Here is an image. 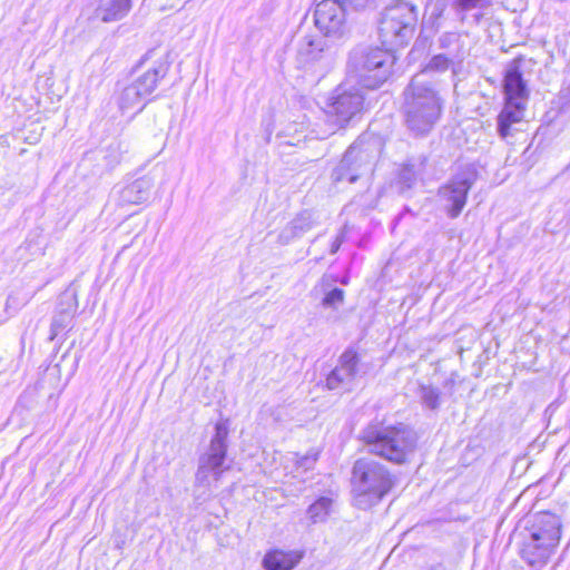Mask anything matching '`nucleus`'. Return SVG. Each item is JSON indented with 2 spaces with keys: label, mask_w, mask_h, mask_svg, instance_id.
Returning <instances> with one entry per match:
<instances>
[{
  "label": "nucleus",
  "mask_w": 570,
  "mask_h": 570,
  "mask_svg": "<svg viewBox=\"0 0 570 570\" xmlns=\"http://www.w3.org/2000/svg\"><path fill=\"white\" fill-rule=\"evenodd\" d=\"M562 538V523L554 512L542 510L523 518L510 537L530 566L546 564L556 553Z\"/></svg>",
  "instance_id": "nucleus-1"
},
{
  "label": "nucleus",
  "mask_w": 570,
  "mask_h": 570,
  "mask_svg": "<svg viewBox=\"0 0 570 570\" xmlns=\"http://www.w3.org/2000/svg\"><path fill=\"white\" fill-rule=\"evenodd\" d=\"M361 440L368 453L395 464L406 463L417 443L416 433L402 423L396 425L370 423L362 430Z\"/></svg>",
  "instance_id": "nucleus-2"
},
{
  "label": "nucleus",
  "mask_w": 570,
  "mask_h": 570,
  "mask_svg": "<svg viewBox=\"0 0 570 570\" xmlns=\"http://www.w3.org/2000/svg\"><path fill=\"white\" fill-rule=\"evenodd\" d=\"M404 116L407 129L415 136L429 134L442 112L438 92L420 76H414L405 90Z\"/></svg>",
  "instance_id": "nucleus-3"
},
{
  "label": "nucleus",
  "mask_w": 570,
  "mask_h": 570,
  "mask_svg": "<svg viewBox=\"0 0 570 570\" xmlns=\"http://www.w3.org/2000/svg\"><path fill=\"white\" fill-rule=\"evenodd\" d=\"M352 487L356 505L367 509L376 504L394 487L395 480L382 463L361 458L352 470Z\"/></svg>",
  "instance_id": "nucleus-4"
},
{
  "label": "nucleus",
  "mask_w": 570,
  "mask_h": 570,
  "mask_svg": "<svg viewBox=\"0 0 570 570\" xmlns=\"http://www.w3.org/2000/svg\"><path fill=\"white\" fill-rule=\"evenodd\" d=\"M393 56L381 48H356L348 58L347 80L367 89L380 87L390 76Z\"/></svg>",
  "instance_id": "nucleus-5"
},
{
  "label": "nucleus",
  "mask_w": 570,
  "mask_h": 570,
  "mask_svg": "<svg viewBox=\"0 0 570 570\" xmlns=\"http://www.w3.org/2000/svg\"><path fill=\"white\" fill-rule=\"evenodd\" d=\"M417 23V8L410 2L387 7L380 20L382 43L391 48L402 47L413 37Z\"/></svg>",
  "instance_id": "nucleus-6"
},
{
  "label": "nucleus",
  "mask_w": 570,
  "mask_h": 570,
  "mask_svg": "<svg viewBox=\"0 0 570 570\" xmlns=\"http://www.w3.org/2000/svg\"><path fill=\"white\" fill-rule=\"evenodd\" d=\"M364 95L361 89L346 80L336 87L328 97L325 112L333 121V130L344 129L364 110Z\"/></svg>",
  "instance_id": "nucleus-7"
},
{
  "label": "nucleus",
  "mask_w": 570,
  "mask_h": 570,
  "mask_svg": "<svg viewBox=\"0 0 570 570\" xmlns=\"http://www.w3.org/2000/svg\"><path fill=\"white\" fill-rule=\"evenodd\" d=\"M228 428L218 422L215 425V434L210 440L208 450L200 455L196 472V487L208 490L212 481H218L228 466L225 465L227 452Z\"/></svg>",
  "instance_id": "nucleus-8"
},
{
  "label": "nucleus",
  "mask_w": 570,
  "mask_h": 570,
  "mask_svg": "<svg viewBox=\"0 0 570 570\" xmlns=\"http://www.w3.org/2000/svg\"><path fill=\"white\" fill-rule=\"evenodd\" d=\"M504 89L507 100L503 112L501 114V136L507 135V126L520 121L524 114L527 87L522 78V72L518 67H513L507 72Z\"/></svg>",
  "instance_id": "nucleus-9"
},
{
  "label": "nucleus",
  "mask_w": 570,
  "mask_h": 570,
  "mask_svg": "<svg viewBox=\"0 0 570 570\" xmlns=\"http://www.w3.org/2000/svg\"><path fill=\"white\" fill-rule=\"evenodd\" d=\"M475 180L476 170L472 165H468L440 189V198L450 217L455 218L460 215L465 206L468 193Z\"/></svg>",
  "instance_id": "nucleus-10"
},
{
  "label": "nucleus",
  "mask_w": 570,
  "mask_h": 570,
  "mask_svg": "<svg viewBox=\"0 0 570 570\" xmlns=\"http://www.w3.org/2000/svg\"><path fill=\"white\" fill-rule=\"evenodd\" d=\"M342 0H322L314 9L315 27L325 37H342L347 28L346 13Z\"/></svg>",
  "instance_id": "nucleus-11"
},
{
  "label": "nucleus",
  "mask_w": 570,
  "mask_h": 570,
  "mask_svg": "<svg viewBox=\"0 0 570 570\" xmlns=\"http://www.w3.org/2000/svg\"><path fill=\"white\" fill-rule=\"evenodd\" d=\"M360 358L356 352L347 350L338 360L335 368L326 377V386L330 390L351 391L357 380Z\"/></svg>",
  "instance_id": "nucleus-12"
},
{
  "label": "nucleus",
  "mask_w": 570,
  "mask_h": 570,
  "mask_svg": "<svg viewBox=\"0 0 570 570\" xmlns=\"http://www.w3.org/2000/svg\"><path fill=\"white\" fill-rule=\"evenodd\" d=\"M316 222L311 212L304 210L291 220L281 232L279 243L286 245L295 238L302 237L315 226Z\"/></svg>",
  "instance_id": "nucleus-13"
},
{
  "label": "nucleus",
  "mask_w": 570,
  "mask_h": 570,
  "mask_svg": "<svg viewBox=\"0 0 570 570\" xmlns=\"http://www.w3.org/2000/svg\"><path fill=\"white\" fill-rule=\"evenodd\" d=\"M151 187V178H138L122 188L120 191V202L127 205L141 204L148 199Z\"/></svg>",
  "instance_id": "nucleus-14"
},
{
  "label": "nucleus",
  "mask_w": 570,
  "mask_h": 570,
  "mask_svg": "<svg viewBox=\"0 0 570 570\" xmlns=\"http://www.w3.org/2000/svg\"><path fill=\"white\" fill-rule=\"evenodd\" d=\"M302 558L298 551L274 550L265 554L263 566L266 570H292Z\"/></svg>",
  "instance_id": "nucleus-15"
},
{
  "label": "nucleus",
  "mask_w": 570,
  "mask_h": 570,
  "mask_svg": "<svg viewBox=\"0 0 570 570\" xmlns=\"http://www.w3.org/2000/svg\"><path fill=\"white\" fill-rule=\"evenodd\" d=\"M325 41L316 36L304 37L297 48V59L302 63H311L320 60L325 52Z\"/></svg>",
  "instance_id": "nucleus-16"
},
{
  "label": "nucleus",
  "mask_w": 570,
  "mask_h": 570,
  "mask_svg": "<svg viewBox=\"0 0 570 570\" xmlns=\"http://www.w3.org/2000/svg\"><path fill=\"white\" fill-rule=\"evenodd\" d=\"M131 9V0H100L96 16L104 22L122 19Z\"/></svg>",
  "instance_id": "nucleus-17"
},
{
  "label": "nucleus",
  "mask_w": 570,
  "mask_h": 570,
  "mask_svg": "<svg viewBox=\"0 0 570 570\" xmlns=\"http://www.w3.org/2000/svg\"><path fill=\"white\" fill-rule=\"evenodd\" d=\"M360 157L363 161L360 166L368 167L370 159L366 158V155L358 154L356 147H350L332 173L333 181L337 184L346 180L348 183V174L353 173V161L360 159Z\"/></svg>",
  "instance_id": "nucleus-18"
},
{
  "label": "nucleus",
  "mask_w": 570,
  "mask_h": 570,
  "mask_svg": "<svg viewBox=\"0 0 570 570\" xmlns=\"http://www.w3.org/2000/svg\"><path fill=\"white\" fill-rule=\"evenodd\" d=\"M350 147H356L358 150V154L366 155V158L370 159L368 167H361L360 165L363 163L362 158L356 159L353 161V173L348 174V183H355L358 177L362 175L370 173L372 170L373 164L376 158V147L372 144H364L363 140L358 139Z\"/></svg>",
  "instance_id": "nucleus-19"
},
{
  "label": "nucleus",
  "mask_w": 570,
  "mask_h": 570,
  "mask_svg": "<svg viewBox=\"0 0 570 570\" xmlns=\"http://www.w3.org/2000/svg\"><path fill=\"white\" fill-rule=\"evenodd\" d=\"M167 73V67L164 63H160L158 67H155L141 76H139L132 85L141 92V96L145 98L149 96L157 87L158 81L165 77Z\"/></svg>",
  "instance_id": "nucleus-20"
},
{
  "label": "nucleus",
  "mask_w": 570,
  "mask_h": 570,
  "mask_svg": "<svg viewBox=\"0 0 570 570\" xmlns=\"http://www.w3.org/2000/svg\"><path fill=\"white\" fill-rule=\"evenodd\" d=\"M144 97L141 92L132 85H128L122 89L118 98L119 108L122 111L131 110L137 108L138 111L142 110L144 104H141Z\"/></svg>",
  "instance_id": "nucleus-21"
},
{
  "label": "nucleus",
  "mask_w": 570,
  "mask_h": 570,
  "mask_svg": "<svg viewBox=\"0 0 570 570\" xmlns=\"http://www.w3.org/2000/svg\"><path fill=\"white\" fill-rule=\"evenodd\" d=\"M419 397L422 404L432 411H436L441 405V392L432 385H420Z\"/></svg>",
  "instance_id": "nucleus-22"
},
{
  "label": "nucleus",
  "mask_w": 570,
  "mask_h": 570,
  "mask_svg": "<svg viewBox=\"0 0 570 570\" xmlns=\"http://www.w3.org/2000/svg\"><path fill=\"white\" fill-rule=\"evenodd\" d=\"M332 500L326 497H322L309 505L307 514L313 523L322 522L326 519L330 513Z\"/></svg>",
  "instance_id": "nucleus-23"
},
{
  "label": "nucleus",
  "mask_w": 570,
  "mask_h": 570,
  "mask_svg": "<svg viewBox=\"0 0 570 570\" xmlns=\"http://www.w3.org/2000/svg\"><path fill=\"white\" fill-rule=\"evenodd\" d=\"M450 67V60L444 55H436L434 56L430 62L425 66V68L422 70L420 76V79L423 80V76L430 72H443L448 70Z\"/></svg>",
  "instance_id": "nucleus-24"
},
{
  "label": "nucleus",
  "mask_w": 570,
  "mask_h": 570,
  "mask_svg": "<svg viewBox=\"0 0 570 570\" xmlns=\"http://www.w3.org/2000/svg\"><path fill=\"white\" fill-rule=\"evenodd\" d=\"M73 312L72 311H62L55 315L51 324V330L53 335H58L59 332L68 327L72 321Z\"/></svg>",
  "instance_id": "nucleus-25"
},
{
  "label": "nucleus",
  "mask_w": 570,
  "mask_h": 570,
  "mask_svg": "<svg viewBox=\"0 0 570 570\" xmlns=\"http://www.w3.org/2000/svg\"><path fill=\"white\" fill-rule=\"evenodd\" d=\"M344 291L341 288H333L323 298L322 305L324 307H330L336 309L340 307L344 302Z\"/></svg>",
  "instance_id": "nucleus-26"
},
{
  "label": "nucleus",
  "mask_w": 570,
  "mask_h": 570,
  "mask_svg": "<svg viewBox=\"0 0 570 570\" xmlns=\"http://www.w3.org/2000/svg\"><path fill=\"white\" fill-rule=\"evenodd\" d=\"M416 170L413 165H403L399 173V181L405 187L410 188L416 180Z\"/></svg>",
  "instance_id": "nucleus-27"
},
{
  "label": "nucleus",
  "mask_w": 570,
  "mask_h": 570,
  "mask_svg": "<svg viewBox=\"0 0 570 570\" xmlns=\"http://www.w3.org/2000/svg\"><path fill=\"white\" fill-rule=\"evenodd\" d=\"M317 460V454L316 453H312V454H306L304 456H301L297 461H296V473L295 475H293L292 478L295 479L298 476V474L301 473V471L303 472H307L309 471L311 469H313L315 462Z\"/></svg>",
  "instance_id": "nucleus-28"
},
{
  "label": "nucleus",
  "mask_w": 570,
  "mask_h": 570,
  "mask_svg": "<svg viewBox=\"0 0 570 570\" xmlns=\"http://www.w3.org/2000/svg\"><path fill=\"white\" fill-rule=\"evenodd\" d=\"M343 3L348 4L355 9H363L375 2V0H342Z\"/></svg>",
  "instance_id": "nucleus-29"
},
{
  "label": "nucleus",
  "mask_w": 570,
  "mask_h": 570,
  "mask_svg": "<svg viewBox=\"0 0 570 570\" xmlns=\"http://www.w3.org/2000/svg\"><path fill=\"white\" fill-rule=\"evenodd\" d=\"M481 0H459L458 4L462 10H470L479 4Z\"/></svg>",
  "instance_id": "nucleus-30"
},
{
  "label": "nucleus",
  "mask_w": 570,
  "mask_h": 570,
  "mask_svg": "<svg viewBox=\"0 0 570 570\" xmlns=\"http://www.w3.org/2000/svg\"><path fill=\"white\" fill-rule=\"evenodd\" d=\"M342 242V237L337 236L335 238V240L331 245V254H335L340 249Z\"/></svg>",
  "instance_id": "nucleus-31"
}]
</instances>
